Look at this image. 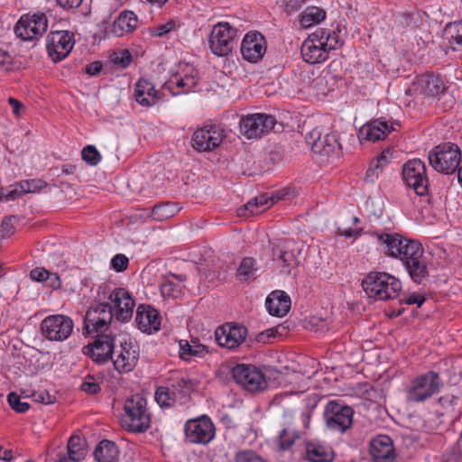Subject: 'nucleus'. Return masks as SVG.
Segmentation results:
<instances>
[{
  "instance_id": "1",
  "label": "nucleus",
  "mask_w": 462,
  "mask_h": 462,
  "mask_svg": "<svg viewBox=\"0 0 462 462\" xmlns=\"http://www.w3.org/2000/svg\"><path fill=\"white\" fill-rule=\"evenodd\" d=\"M373 236L376 237L387 256L402 262L414 282L420 284L429 276L427 259L420 242L407 239L397 233L374 232Z\"/></svg>"
},
{
  "instance_id": "2",
  "label": "nucleus",
  "mask_w": 462,
  "mask_h": 462,
  "mask_svg": "<svg viewBox=\"0 0 462 462\" xmlns=\"http://www.w3.org/2000/svg\"><path fill=\"white\" fill-rule=\"evenodd\" d=\"M151 422L152 415L146 398L134 394L125 400L120 418L124 430L131 433H143L150 428Z\"/></svg>"
},
{
  "instance_id": "3",
  "label": "nucleus",
  "mask_w": 462,
  "mask_h": 462,
  "mask_svg": "<svg viewBox=\"0 0 462 462\" xmlns=\"http://www.w3.org/2000/svg\"><path fill=\"white\" fill-rule=\"evenodd\" d=\"M362 287L368 297L379 300L396 299L402 291L399 279L381 272H371L363 280Z\"/></svg>"
},
{
  "instance_id": "4",
  "label": "nucleus",
  "mask_w": 462,
  "mask_h": 462,
  "mask_svg": "<svg viewBox=\"0 0 462 462\" xmlns=\"http://www.w3.org/2000/svg\"><path fill=\"white\" fill-rule=\"evenodd\" d=\"M441 379L438 373L429 371L413 378L405 390V399L409 403L424 402L439 392Z\"/></svg>"
},
{
  "instance_id": "5",
  "label": "nucleus",
  "mask_w": 462,
  "mask_h": 462,
  "mask_svg": "<svg viewBox=\"0 0 462 462\" xmlns=\"http://www.w3.org/2000/svg\"><path fill=\"white\" fill-rule=\"evenodd\" d=\"M114 313L108 303L90 306L83 319L82 333L85 337L105 334L111 324Z\"/></svg>"
},
{
  "instance_id": "6",
  "label": "nucleus",
  "mask_w": 462,
  "mask_h": 462,
  "mask_svg": "<svg viewBox=\"0 0 462 462\" xmlns=\"http://www.w3.org/2000/svg\"><path fill=\"white\" fill-rule=\"evenodd\" d=\"M429 162L437 171L451 174L458 168L461 152L455 143H445L436 146L429 153Z\"/></svg>"
},
{
  "instance_id": "7",
  "label": "nucleus",
  "mask_w": 462,
  "mask_h": 462,
  "mask_svg": "<svg viewBox=\"0 0 462 462\" xmlns=\"http://www.w3.org/2000/svg\"><path fill=\"white\" fill-rule=\"evenodd\" d=\"M184 439L187 443L208 445L216 437V427L207 414L189 419L183 427Z\"/></svg>"
},
{
  "instance_id": "8",
  "label": "nucleus",
  "mask_w": 462,
  "mask_h": 462,
  "mask_svg": "<svg viewBox=\"0 0 462 462\" xmlns=\"http://www.w3.org/2000/svg\"><path fill=\"white\" fill-rule=\"evenodd\" d=\"M238 31L226 22H219L211 30L208 43L213 54L224 57L236 46Z\"/></svg>"
},
{
  "instance_id": "9",
  "label": "nucleus",
  "mask_w": 462,
  "mask_h": 462,
  "mask_svg": "<svg viewBox=\"0 0 462 462\" xmlns=\"http://www.w3.org/2000/svg\"><path fill=\"white\" fill-rule=\"evenodd\" d=\"M226 138V131L220 125L208 124L196 129L191 136V146L199 152L214 151Z\"/></svg>"
},
{
  "instance_id": "10",
  "label": "nucleus",
  "mask_w": 462,
  "mask_h": 462,
  "mask_svg": "<svg viewBox=\"0 0 462 462\" xmlns=\"http://www.w3.org/2000/svg\"><path fill=\"white\" fill-rule=\"evenodd\" d=\"M306 142L313 153L322 157L337 158L341 153V145L336 133L322 134L316 128L307 134Z\"/></svg>"
},
{
  "instance_id": "11",
  "label": "nucleus",
  "mask_w": 462,
  "mask_h": 462,
  "mask_svg": "<svg viewBox=\"0 0 462 462\" xmlns=\"http://www.w3.org/2000/svg\"><path fill=\"white\" fill-rule=\"evenodd\" d=\"M354 410L338 400L329 401L324 410L327 427L344 433L353 423Z\"/></svg>"
},
{
  "instance_id": "12",
  "label": "nucleus",
  "mask_w": 462,
  "mask_h": 462,
  "mask_svg": "<svg viewBox=\"0 0 462 462\" xmlns=\"http://www.w3.org/2000/svg\"><path fill=\"white\" fill-rule=\"evenodd\" d=\"M231 374L239 385L251 393L263 391L267 386L263 372L252 365L238 364L232 368Z\"/></svg>"
},
{
  "instance_id": "13",
  "label": "nucleus",
  "mask_w": 462,
  "mask_h": 462,
  "mask_svg": "<svg viewBox=\"0 0 462 462\" xmlns=\"http://www.w3.org/2000/svg\"><path fill=\"white\" fill-rule=\"evenodd\" d=\"M48 29V19L43 13L26 14L21 16L14 27L16 36L23 41L42 37Z\"/></svg>"
},
{
  "instance_id": "14",
  "label": "nucleus",
  "mask_w": 462,
  "mask_h": 462,
  "mask_svg": "<svg viewBox=\"0 0 462 462\" xmlns=\"http://www.w3.org/2000/svg\"><path fill=\"white\" fill-rule=\"evenodd\" d=\"M73 320L65 315L56 314L46 317L41 324L42 336L51 341H64L72 333Z\"/></svg>"
},
{
  "instance_id": "15",
  "label": "nucleus",
  "mask_w": 462,
  "mask_h": 462,
  "mask_svg": "<svg viewBox=\"0 0 462 462\" xmlns=\"http://www.w3.org/2000/svg\"><path fill=\"white\" fill-rule=\"evenodd\" d=\"M404 182L419 196L428 194L429 180L426 175V165L420 159H412L404 163L402 168Z\"/></svg>"
},
{
  "instance_id": "16",
  "label": "nucleus",
  "mask_w": 462,
  "mask_h": 462,
  "mask_svg": "<svg viewBox=\"0 0 462 462\" xmlns=\"http://www.w3.org/2000/svg\"><path fill=\"white\" fill-rule=\"evenodd\" d=\"M114 353L116 358H112V361L115 369L119 374H127L133 371L138 363L140 347L135 340L128 338L122 341L120 349Z\"/></svg>"
},
{
  "instance_id": "17",
  "label": "nucleus",
  "mask_w": 462,
  "mask_h": 462,
  "mask_svg": "<svg viewBox=\"0 0 462 462\" xmlns=\"http://www.w3.org/2000/svg\"><path fill=\"white\" fill-rule=\"evenodd\" d=\"M74 44V35L69 31L51 32L46 38L48 54L55 62L66 58Z\"/></svg>"
},
{
  "instance_id": "18",
  "label": "nucleus",
  "mask_w": 462,
  "mask_h": 462,
  "mask_svg": "<svg viewBox=\"0 0 462 462\" xmlns=\"http://www.w3.org/2000/svg\"><path fill=\"white\" fill-rule=\"evenodd\" d=\"M276 125L274 116L266 114L248 115L241 119V132L248 138H256L270 133Z\"/></svg>"
},
{
  "instance_id": "19",
  "label": "nucleus",
  "mask_w": 462,
  "mask_h": 462,
  "mask_svg": "<svg viewBox=\"0 0 462 462\" xmlns=\"http://www.w3.org/2000/svg\"><path fill=\"white\" fill-rule=\"evenodd\" d=\"M109 307L116 319L123 323L128 322L134 313V300L131 293L125 288H115L108 296Z\"/></svg>"
},
{
  "instance_id": "20",
  "label": "nucleus",
  "mask_w": 462,
  "mask_h": 462,
  "mask_svg": "<svg viewBox=\"0 0 462 462\" xmlns=\"http://www.w3.org/2000/svg\"><path fill=\"white\" fill-rule=\"evenodd\" d=\"M115 349V338L111 334L96 335L92 344L82 348V353L89 356L97 364H105L112 360Z\"/></svg>"
},
{
  "instance_id": "21",
  "label": "nucleus",
  "mask_w": 462,
  "mask_h": 462,
  "mask_svg": "<svg viewBox=\"0 0 462 462\" xmlns=\"http://www.w3.org/2000/svg\"><path fill=\"white\" fill-rule=\"evenodd\" d=\"M447 88V83L440 77L434 74H423L416 77L412 85L406 90V94L411 95V92H420L431 97L439 94L445 96Z\"/></svg>"
},
{
  "instance_id": "22",
  "label": "nucleus",
  "mask_w": 462,
  "mask_h": 462,
  "mask_svg": "<svg viewBox=\"0 0 462 462\" xmlns=\"http://www.w3.org/2000/svg\"><path fill=\"white\" fill-rule=\"evenodd\" d=\"M266 52L265 38L258 32H247L241 42L243 58L252 63H256Z\"/></svg>"
},
{
  "instance_id": "23",
  "label": "nucleus",
  "mask_w": 462,
  "mask_h": 462,
  "mask_svg": "<svg viewBox=\"0 0 462 462\" xmlns=\"http://www.w3.org/2000/svg\"><path fill=\"white\" fill-rule=\"evenodd\" d=\"M247 328L242 325L226 324L217 328L215 337L217 344L222 347L234 349L245 342Z\"/></svg>"
},
{
  "instance_id": "24",
  "label": "nucleus",
  "mask_w": 462,
  "mask_h": 462,
  "mask_svg": "<svg viewBox=\"0 0 462 462\" xmlns=\"http://www.w3.org/2000/svg\"><path fill=\"white\" fill-rule=\"evenodd\" d=\"M161 316L157 310L148 304H140L136 310L137 328L147 334L157 332L161 328Z\"/></svg>"
},
{
  "instance_id": "25",
  "label": "nucleus",
  "mask_w": 462,
  "mask_h": 462,
  "mask_svg": "<svg viewBox=\"0 0 462 462\" xmlns=\"http://www.w3.org/2000/svg\"><path fill=\"white\" fill-rule=\"evenodd\" d=\"M393 130V122L381 117L363 125L359 130L358 136L361 142L365 140L374 143L383 140Z\"/></svg>"
},
{
  "instance_id": "26",
  "label": "nucleus",
  "mask_w": 462,
  "mask_h": 462,
  "mask_svg": "<svg viewBox=\"0 0 462 462\" xmlns=\"http://www.w3.org/2000/svg\"><path fill=\"white\" fill-rule=\"evenodd\" d=\"M300 52L303 60L310 64H318L328 58V51L313 32L302 43Z\"/></svg>"
},
{
  "instance_id": "27",
  "label": "nucleus",
  "mask_w": 462,
  "mask_h": 462,
  "mask_svg": "<svg viewBox=\"0 0 462 462\" xmlns=\"http://www.w3.org/2000/svg\"><path fill=\"white\" fill-rule=\"evenodd\" d=\"M370 454L374 462H392L394 458L392 439L387 435L374 438L370 442Z\"/></svg>"
},
{
  "instance_id": "28",
  "label": "nucleus",
  "mask_w": 462,
  "mask_h": 462,
  "mask_svg": "<svg viewBox=\"0 0 462 462\" xmlns=\"http://www.w3.org/2000/svg\"><path fill=\"white\" fill-rule=\"evenodd\" d=\"M135 101L143 106L150 107L154 106L160 99V92L155 89L152 81L141 78L134 87Z\"/></svg>"
},
{
  "instance_id": "29",
  "label": "nucleus",
  "mask_w": 462,
  "mask_h": 462,
  "mask_svg": "<svg viewBox=\"0 0 462 462\" xmlns=\"http://www.w3.org/2000/svg\"><path fill=\"white\" fill-rule=\"evenodd\" d=\"M137 15L130 10L122 11L113 22L110 32L116 37L131 34L138 26Z\"/></svg>"
},
{
  "instance_id": "30",
  "label": "nucleus",
  "mask_w": 462,
  "mask_h": 462,
  "mask_svg": "<svg viewBox=\"0 0 462 462\" xmlns=\"http://www.w3.org/2000/svg\"><path fill=\"white\" fill-rule=\"evenodd\" d=\"M185 281L186 276L184 274L176 275L169 273L163 276L160 283L162 296L164 299L179 298L183 293Z\"/></svg>"
},
{
  "instance_id": "31",
  "label": "nucleus",
  "mask_w": 462,
  "mask_h": 462,
  "mask_svg": "<svg viewBox=\"0 0 462 462\" xmlns=\"http://www.w3.org/2000/svg\"><path fill=\"white\" fill-rule=\"evenodd\" d=\"M265 305L272 316L283 317L291 309V298L282 291H274L268 295Z\"/></svg>"
},
{
  "instance_id": "32",
  "label": "nucleus",
  "mask_w": 462,
  "mask_h": 462,
  "mask_svg": "<svg viewBox=\"0 0 462 462\" xmlns=\"http://www.w3.org/2000/svg\"><path fill=\"white\" fill-rule=\"evenodd\" d=\"M333 449L319 442L310 441L305 444V458L310 462H332Z\"/></svg>"
},
{
  "instance_id": "33",
  "label": "nucleus",
  "mask_w": 462,
  "mask_h": 462,
  "mask_svg": "<svg viewBox=\"0 0 462 462\" xmlns=\"http://www.w3.org/2000/svg\"><path fill=\"white\" fill-rule=\"evenodd\" d=\"M300 191L296 187H286L281 189L273 190L264 194H262L260 197H254L250 199L248 202H278L280 200H293L299 199Z\"/></svg>"
},
{
  "instance_id": "34",
  "label": "nucleus",
  "mask_w": 462,
  "mask_h": 462,
  "mask_svg": "<svg viewBox=\"0 0 462 462\" xmlns=\"http://www.w3.org/2000/svg\"><path fill=\"white\" fill-rule=\"evenodd\" d=\"M442 37L450 50L462 52V19L446 24Z\"/></svg>"
},
{
  "instance_id": "35",
  "label": "nucleus",
  "mask_w": 462,
  "mask_h": 462,
  "mask_svg": "<svg viewBox=\"0 0 462 462\" xmlns=\"http://www.w3.org/2000/svg\"><path fill=\"white\" fill-rule=\"evenodd\" d=\"M259 266L253 257H244L236 273V279L241 282H250L258 277Z\"/></svg>"
},
{
  "instance_id": "36",
  "label": "nucleus",
  "mask_w": 462,
  "mask_h": 462,
  "mask_svg": "<svg viewBox=\"0 0 462 462\" xmlns=\"http://www.w3.org/2000/svg\"><path fill=\"white\" fill-rule=\"evenodd\" d=\"M119 456V450L114 441L101 440L94 450V457L97 462H115Z\"/></svg>"
},
{
  "instance_id": "37",
  "label": "nucleus",
  "mask_w": 462,
  "mask_h": 462,
  "mask_svg": "<svg viewBox=\"0 0 462 462\" xmlns=\"http://www.w3.org/2000/svg\"><path fill=\"white\" fill-rule=\"evenodd\" d=\"M208 353L205 345H191L186 339L179 340V356L181 360L190 362L195 358L204 357Z\"/></svg>"
},
{
  "instance_id": "38",
  "label": "nucleus",
  "mask_w": 462,
  "mask_h": 462,
  "mask_svg": "<svg viewBox=\"0 0 462 462\" xmlns=\"http://www.w3.org/2000/svg\"><path fill=\"white\" fill-rule=\"evenodd\" d=\"M199 81V74L197 69L189 65H185V69L182 75H176L171 83H174L177 88H181L182 92L191 91Z\"/></svg>"
},
{
  "instance_id": "39",
  "label": "nucleus",
  "mask_w": 462,
  "mask_h": 462,
  "mask_svg": "<svg viewBox=\"0 0 462 462\" xmlns=\"http://www.w3.org/2000/svg\"><path fill=\"white\" fill-rule=\"evenodd\" d=\"M326 14V11L321 7L309 6L300 14V24L302 28H310L321 23Z\"/></svg>"
},
{
  "instance_id": "40",
  "label": "nucleus",
  "mask_w": 462,
  "mask_h": 462,
  "mask_svg": "<svg viewBox=\"0 0 462 462\" xmlns=\"http://www.w3.org/2000/svg\"><path fill=\"white\" fill-rule=\"evenodd\" d=\"M314 32L315 34H318V38L328 51L331 50H336L338 46L343 44V41L339 36L340 30L337 28V30L319 29Z\"/></svg>"
},
{
  "instance_id": "41",
  "label": "nucleus",
  "mask_w": 462,
  "mask_h": 462,
  "mask_svg": "<svg viewBox=\"0 0 462 462\" xmlns=\"http://www.w3.org/2000/svg\"><path fill=\"white\" fill-rule=\"evenodd\" d=\"M156 402L162 408L172 407L178 400L177 393L167 386H159L154 394Z\"/></svg>"
},
{
  "instance_id": "42",
  "label": "nucleus",
  "mask_w": 462,
  "mask_h": 462,
  "mask_svg": "<svg viewBox=\"0 0 462 462\" xmlns=\"http://www.w3.org/2000/svg\"><path fill=\"white\" fill-rule=\"evenodd\" d=\"M178 206L179 204H154L152 207V219L162 221L173 217L181 209Z\"/></svg>"
},
{
  "instance_id": "43",
  "label": "nucleus",
  "mask_w": 462,
  "mask_h": 462,
  "mask_svg": "<svg viewBox=\"0 0 462 462\" xmlns=\"http://www.w3.org/2000/svg\"><path fill=\"white\" fill-rule=\"evenodd\" d=\"M67 455L70 459L79 462L86 456V449L81 439L79 436L73 435L69 439L67 445Z\"/></svg>"
},
{
  "instance_id": "44",
  "label": "nucleus",
  "mask_w": 462,
  "mask_h": 462,
  "mask_svg": "<svg viewBox=\"0 0 462 462\" xmlns=\"http://www.w3.org/2000/svg\"><path fill=\"white\" fill-rule=\"evenodd\" d=\"M299 439V432L290 428H284L278 436V449L282 451L290 450Z\"/></svg>"
},
{
  "instance_id": "45",
  "label": "nucleus",
  "mask_w": 462,
  "mask_h": 462,
  "mask_svg": "<svg viewBox=\"0 0 462 462\" xmlns=\"http://www.w3.org/2000/svg\"><path fill=\"white\" fill-rule=\"evenodd\" d=\"M438 402L443 409V414L457 416L460 412L458 409L459 397L455 394L447 393L441 396Z\"/></svg>"
},
{
  "instance_id": "46",
  "label": "nucleus",
  "mask_w": 462,
  "mask_h": 462,
  "mask_svg": "<svg viewBox=\"0 0 462 462\" xmlns=\"http://www.w3.org/2000/svg\"><path fill=\"white\" fill-rule=\"evenodd\" d=\"M30 278L35 282H45L51 277V286L59 288L60 286V280L57 273H51L43 267H36L30 272Z\"/></svg>"
},
{
  "instance_id": "47",
  "label": "nucleus",
  "mask_w": 462,
  "mask_h": 462,
  "mask_svg": "<svg viewBox=\"0 0 462 462\" xmlns=\"http://www.w3.org/2000/svg\"><path fill=\"white\" fill-rule=\"evenodd\" d=\"M171 388L177 393L178 397L187 396L194 388L192 380L188 377H178L172 379Z\"/></svg>"
},
{
  "instance_id": "48",
  "label": "nucleus",
  "mask_w": 462,
  "mask_h": 462,
  "mask_svg": "<svg viewBox=\"0 0 462 462\" xmlns=\"http://www.w3.org/2000/svg\"><path fill=\"white\" fill-rule=\"evenodd\" d=\"M101 377L87 374L80 384V390L89 395L97 394L101 392Z\"/></svg>"
},
{
  "instance_id": "49",
  "label": "nucleus",
  "mask_w": 462,
  "mask_h": 462,
  "mask_svg": "<svg viewBox=\"0 0 462 462\" xmlns=\"http://www.w3.org/2000/svg\"><path fill=\"white\" fill-rule=\"evenodd\" d=\"M1 194L6 200L23 199L26 195L22 180L3 189Z\"/></svg>"
},
{
  "instance_id": "50",
  "label": "nucleus",
  "mask_w": 462,
  "mask_h": 462,
  "mask_svg": "<svg viewBox=\"0 0 462 462\" xmlns=\"http://www.w3.org/2000/svg\"><path fill=\"white\" fill-rule=\"evenodd\" d=\"M234 462H267L262 456L252 449H244L236 452Z\"/></svg>"
},
{
  "instance_id": "51",
  "label": "nucleus",
  "mask_w": 462,
  "mask_h": 462,
  "mask_svg": "<svg viewBox=\"0 0 462 462\" xmlns=\"http://www.w3.org/2000/svg\"><path fill=\"white\" fill-rule=\"evenodd\" d=\"M82 159L89 165L96 166L101 161V154L93 145H88L81 151Z\"/></svg>"
},
{
  "instance_id": "52",
  "label": "nucleus",
  "mask_w": 462,
  "mask_h": 462,
  "mask_svg": "<svg viewBox=\"0 0 462 462\" xmlns=\"http://www.w3.org/2000/svg\"><path fill=\"white\" fill-rule=\"evenodd\" d=\"M7 401L10 407L19 413H23L30 408V404L27 402H22L20 395L14 392L8 394Z\"/></svg>"
},
{
  "instance_id": "53",
  "label": "nucleus",
  "mask_w": 462,
  "mask_h": 462,
  "mask_svg": "<svg viewBox=\"0 0 462 462\" xmlns=\"http://www.w3.org/2000/svg\"><path fill=\"white\" fill-rule=\"evenodd\" d=\"M17 222V217L14 216L6 217L3 219L0 225V231L4 235V239L11 236L14 233V225Z\"/></svg>"
},
{
  "instance_id": "54",
  "label": "nucleus",
  "mask_w": 462,
  "mask_h": 462,
  "mask_svg": "<svg viewBox=\"0 0 462 462\" xmlns=\"http://www.w3.org/2000/svg\"><path fill=\"white\" fill-rule=\"evenodd\" d=\"M22 182L26 194L38 192L47 186L41 179L24 180Z\"/></svg>"
},
{
  "instance_id": "55",
  "label": "nucleus",
  "mask_w": 462,
  "mask_h": 462,
  "mask_svg": "<svg viewBox=\"0 0 462 462\" xmlns=\"http://www.w3.org/2000/svg\"><path fill=\"white\" fill-rule=\"evenodd\" d=\"M176 27V23L172 20L157 25L151 29V32L153 36L162 37L167 33L172 32Z\"/></svg>"
},
{
  "instance_id": "56",
  "label": "nucleus",
  "mask_w": 462,
  "mask_h": 462,
  "mask_svg": "<svg viewBox=\"0 0 462 462\" xmlns=\"http://www.w3.org/2000/svg\"><path fill=\"white\" fill-rule=\"evenodd\" d=\"M279 261L282 262V273L290 274L291 273V266L295 261V257L291 252H280Z\"/></svg>"
},
{
  "instance_id": "57",
  "label": "nucleus",
  "mask_w": 462,
  "mask_h": 462,
  "mask_svg": "<svg viewBox=\"0 0 462 462\" xmlns=\"http://www.w3.org/2000/svg\"><path fill=\"white\" fill-rule=\"evenodd\" d=\"M128 264H129L128 258L125 254H117L111 259V267L116 272H118V273L124 272L125 270H126L128 267Z\"/></svg>"
},
{
  "instance_id": "58",
  "label": "nucleus",
  "mask_w": 462,
  "mask_h": 462,
  "mask_svg": "<svg viewBox=\"0 0 462 462\" xmlns=\"http://www.w3.org/2000/svg\"><path fill=\"white\" fill-rule=\"evenodd\" d=\"M416 218L420 219V221H424L427 224H432L435 216L432 213L431 204L422 205L419 209V217Z\"/></svg>"
},
{
  "instance_id": "59",
  "label": "nucleus",
  "mask_w": 462,
  "mask_h": 462,
  "mask_svg": "<svg viewBox=\"0 0 462 462\" xmlns=\"http://www.w3.org/2000/svg\"><path fill=\"white\" fill-rule=\"evenodd\" d=\"M401 301L408 305L416 304L418 307H420L424 303L425 298L414 292L405 296L403 299L401 300Z\"/></svg>"
},
{
  "instance_id": "60",
  "label": "nucleus",
  "mask_w": 462,
  "mask_h": 462,
  "mask_svg": "<svg viewBox=\"0 0 462 462\" xmlns=\"http://www.w3.org/2000/svg\"><path fill=\"white\" fill-rule=\"evenodd\" d=\"M33 399L44 404H51L54 402V397L51 396L47 391H40L32 393Z\"/></svg>"
},
{
  "instance_id": "61",
  "label": "nucleus",
  "mask_w": 462,
  "mask_h": 462,
  "mask_svg": "<svg viewBox=\"0 0 462 462\" xmlns=\"http://www.w3.org/2000/svg\"><path fill=\"white\" fill-rule=\"evenodd\" d=\"M132 61V55L127 50H124L121 51L119 55H117L115 59V62L116 64L121 65L122 68H126Z\"/></svg>"
},
{
  "instance_id": "62",
  "label": "nucleus",
  "mask_w": 462,
  "mask_h": 462,
  "mask_svg": "<svg viewBox=\"0 0 462 462\" xmlns=\"http://www.w3.org/2000/svg\"><path fill=\"white\" fill-rule=\"evenodd\" d=\"M12 56L3 49H0V70H7L12 65Z\"/></svg>"
},
{
  "instance_id": "63",
  "label": "nucleus",
  "mask_w": 462,
  "mask_h": 462,
  "mask_svg": "<svg viewBox=\"0 0 462 462\" xmlns=\"http://www.w3.org/2000/svg\"><path fill=\"white\" fill-rule=\"evenodd\" d=\"M83 0H56L59 6L64 10H71L79 7Z\"/></svg>"
},
{
  "instance_id": "64",
  "label": "nucleus",
  "mask_w": 462,
  "mask_h": 462,
  "mask_svg": "<svg viewBox=\"0 0 462 462\" xmlns=\"http://www.w3.org/2000/svg\"><path fill=\"white\" fill-rule=\"evenodd\" d=\"M102 63L100 61H94L89 63L85 68V72L90 76H97L102 70Z\"/></svg>"
}]
</instances>
